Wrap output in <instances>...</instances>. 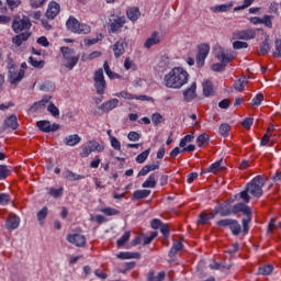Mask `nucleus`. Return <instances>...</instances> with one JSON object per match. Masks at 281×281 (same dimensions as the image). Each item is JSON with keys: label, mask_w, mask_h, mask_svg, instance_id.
Returning a JSON list of instances; mask_svg holds the SVG:
<instances>
[{"label": "nucleus", "mask_w": 281, "mask_h": 281, "mask_svg": "<svg viewBox=\"0 0 281 281\" xmlns=\"http://www.w3.org/2000/svg\"><path fill=\"white\" fill-rule=\"evenodd\" d=\"M221 164H223V160H217L216 162L212 164L207 169L206 172H213V175H216L220 170H223L221 168Z\"/></svg>", "instance_id": "nucleus-39"}, {"label": "nucleus", "mask_w": 281, "mask_h": 281, "mask_svg": "<svg viewBox=\"0 0 281 281\" xmlns=\"http://www.w3.org/2000/svg\"><path fill=\"white\" fill-rule=\"evenodd\" d=\"M196 144H198L199 148H205V146H207V144H210V135L201 134L196 139Z\"/></svg>", "instance_id": "nucleus-32"}, {"label": "nucleus", "mask_w": 281, "mask_h": 281, "mask_svg": "<svg viewBox=\"0 0 281 281\" xmlns=\"http://www.w3.org/2000/svg\"><path fill=\"white\" fill-rule=\"evenodd\" d=\"M66 26L68 30H70V32H74V34H89L91 32V26L80 24V22L74 16L68 19Z\"/></svg>", "instance_id": "nucleus-5"}, {"label": "nucleus", "mask_w": 281, "mask_h": 281, "mask_svg": "<svg viewBox=\"0 0 281 281\" xmlns=\"http://www.w3.org/2000/svg\"><path fill=\"white\" fill-rule=\"evenodd\" d=\"M158 234L159 233L157 231L151 232L150 235L140 234L136 236L134 240H132V245H150V243L157 238Z\"/></svg>", "instance_id": "nucleus-11"}, {"label": "nucleus", "mask_w": 281, "mask_h": 281, "mask_svg": "<svg viewBox=\"0 0 281 281\" xmlns=\"http://www.w3.org/2000/svg\"><path fill=\"white\" fill-rule=\"evenodd\" d=\"M127 138L130 139V142H139L142 135L137 132H130Z\"/></svg>", "instance_id": "nucleus-51"}, {"label": "nucleus", "mask_w": 281, "mask_h": 281, "mask_svg": "<svg viewBox=\"0 0 281 281\" xmlns=\"http://www.w3.org/2000/svg\"><path fill=\"white\" fill-rule=\"evenodd\" d=\"M157 175L151 173L148 179L143 183V188H156Z\"/></svg>", "instance_id": "nucleus-34"}, {"label": "nucleus", "mask_w": 281, "mask_h": 281, "mask_svg": "<svg viewBox=\"0 0 281 281\" xmlns=\"http://www.w3.org/2000/svg\"><path fill=\"white\" fill-rule=\"evenodd\" d=\"M234 88L236 89V91H243L245 89V79H238L237 81H235Z\"/></svg>", "instance_id": "nucleus-56"}, {"label": "nucleus", "mask_w": 281, "mask_h": 281, "mask_svg": "<svg viewBox=\"0 0 281 281\" xmlns=\"http://www.w3.org/2000/svg\"><path fill=\"white\" fill-rule=\"evenodd\" d=\"M93 80L97 93L102 95L104 93V89H106V80H104V70L102 68L94 72Z\"/></svg>", "instance_id": "nucleus-7"}, {"label": "nucleus", "mask_w": 281, "mask_h": 281, "mask_svg": "<svg viewBox=\"0 0 281 281\" xmlns=\"http://www.w3.org/2000/svg\"><path fill=\"white\" fill-rule=\"evenodd\" d=\"M130 239H131V232H125L124 235L120 239H117L116 245L119 247H122L126 245V243H128Z\"/></svg>", "instance_id": "nucleus-41"}, {"label": "nucleus", "mask_w": 281, "mask_h": 281, "mask_svg": "<svg viewBox=\"0 0 281 281\" xmlns=\"http://www.w3.org/2000/svg\"><path fill=\"white\" fill-rule=\"evenodd\" d=\"M24 77H25V70H23V69L16 70V66L10 67L9 80H10L11 85H18V82H21Z\"/></svg>", "instance_id": "nucleus-12"}, {"label": "nucleus", "mask_w": 281, "mask_h": 281, "mask_svg": "<svg viewBox=\"0 0 281 281\" xmlns=\"http://www.w3.org/2000/svg\"><path fill=\"white\" fill-rule=\"evenodd\" d=\"M67 240L76 245V247H85V245H87V237L80 234L68 235Z\"/></svg>", "instance_id": "nucleus-16"}, {"label": "nucleus", "mask_w": 281, "mask_h": 281, "mask_svg": "<svg viewBox=\"0 0 281 281\" xmlns=\"http://www.w3.org/2000/svg\"><path fill=\"white\" fill-rule=\"evenodd\" d=\"M233 47L235 49H247V47H249V44L247 42L236 41L233 43Z\"/></svg>", "instance_id": "nucleus-48"}, {"label": "nucleus", "mask_w": 281, "mask_h": 281, "mask_svg": "<svg viewBox=\"0 0 281 281\" xmlns=\"http://www.w3.org/2000/svg\"><path fill=\"white\" fill-rule=\"evenodd\" d=\"M271 273H273V266H271V265L261 266L259 268L260 276H271Z\"/></svg>", "instance_id": "nucleus-40"}, {"label": "nucleus", "mask_w": 281, "mask_h": 281, "mask_svg": "<svg viewBox=\"0 0 281 281\" xmlns=\"http://www.w3.org/2000/svg\"><path fill=\"white\" fill-rule=\"evenodd\" d=\"M30 36H32V33L30 32L21 33L12 38V43H14V45H18V47H21V45H23V42L27 41Z\"/></svg>", "instance_id": "nucleus-21"}, {"label": "nucleus", "mask_w": 281, "mask_h": 281, "mask_svg": "<svg viewBox=\"0 0 281 281\" xmlns=\"http://www.w3.org/2000/svg\"><path fill=\"white\" fill-rule=\"evenodd\" d=\"M60 49L64 57V67L71 71V69H74L76 65H78V60H80V58L76 55L74 49L69 47L64 46Z\"/></svg>", "instance_id": "nucleus-3"}, {"label": "nucleus", "mask_w": 281, "mask_h": 281, "mask_svg": "<svg viewBox=\"0 0 281 281\" xmlns=\"http://www.w3.org/2000/svg\"><path fill=\"white\" fill-rule=\"evenodd\" d=\"M218 227H229L234 236H238L243 232V227L238 224V221L232 218H225L217 222Z\"/></svg>", "instance_id": "nucleus-8"}, {"label": "nucleus", "mask_w": 281, "mask_h": 281, "mask_svg": "<svg viewBox=\"0 0 281 281\" xmlns=\"http://www.w3.org/2000/svg\"><path fill=\"white\" fill-rule=\"evenodd\" d=\"M159 43H161V40H159V33L154 32L151 36L146 40L144 47H146V49H150L153 45H159Z\"/></svg>", "instance_id": "nucleus-19"}, {"label": "nucleus", "mask_w": 281, "mask_h": 281, "mask_svg": "<svg viewBox=\"0 0 281 281\" xmlns=\"http://www.w3.org/2000/svg\"><path fill=\"white\" fill-rule=\"evenodd\" d=\"M47 207L44 206L38 213H37V221H45L47 218Z\"/></svg>", "instance_id": "nucleus-57"}, {"label": "nucleus", "mask_w": 281, "mask_h": 281, "mask_svg": "<svg viewBox=\"0 0 281 281\" xmlns=\"http://www.w3.org/2000/svg\"><path fill=\"white\" fill-rule=\"evenodd\" d=\"M232 38L233 41H251L252 38H256V30L247 29L234 32Z\"/></svg>", "instance_id": "nucleus-9"}, {"label": "nucleus", "mask_w": 281, "mask_h": 281, "mask_svg": "<svg viewBox=\"0 0 281 281\" xmlns=\"http://www.w3.org/2000/svg\"><path fill=\"white\" fill-rule=\"evenodd\" d=\"M212 69L213 71H223L225 69V64H223L222 61L217 64H213Z\"/></svg>", "instance_id": "nucleus-63"}, {"label": "nucleus", "mask_w": 281, "mask_h": 281, "mask_svg": "<svg viewBox=\"0 0 281 281\" xmlns=\"http://www.w3.org/2000/svg\"><path fill=\"white\" fill-rule=\"evenodd\" d=\"M150 196V190H137L133 193L132 201H139L140 199H146Z\"/></svg>", "instance_id": "nucleus-28"}, {"label": "nucleus", "mask_w": 281, "mask_h": 281, "mask_svg": "<svg viewBox=\"0 0 281 281\" xmlns=\"http://www.w3.org/2000/svg\"><path fill=\"white\" fill-rule=\"evenodd\" d=\"M183 98H184L186 102H192V100H194V98H196V82H193L190 86V88L184 90Z\"/></svg>", "instance_id": "nucleus-18"}, {"label": "nucleus", "mask_w": 281, "mask_h": 281, "mask_svg": "<svg viewBox=\"0 0 281 281\" xmlns=\"http://www.w3.org/2000/svg\"><path fill=\"white\" fill-rule=\"evenodd\" d=\"M215 57L223 65H227V64L232 63V60H234V55L232 53H229V50H226L223 47H218L216 49Z\"/></svg>", "instance_id": "nucleus-13"}, {"label": "nucleus", "mask_w": 281, "mask_h": 281, "mask_svg": "<svg viewBox=\"0 0 281 281\" xmlns=\"http://www.w3.org/2000/svg\"><path fill=\"white\" fill-rule=\"evenodd\" d=\"M279 227L278 224H276V218H271L268 225V234H273L274 229Z\"/></svg>", "instance_id": "nucleus-61"}, {"label": "nucleus", "mask_w": 281, "mask_h": 281, "mask_svg": "<svg viewBox=\"0 0 281 281\" xmlns=\"http://www.w3.org/2000/svg\"><path fill=\"white\" fill-rule=\"evenodd\" d=\"M162 225L164 224L161 223L160 220L155 218V220L151 221V228L153 229H159V228H161Z\"/></svg>", "instance_id": "nucleus-64"}, {"label": "nucleus", "mask_w": 281, "mask_h": 281, "mask_svg": "<svg viewBox=\"0 0 281 281\" xmlns=\"http://www.w3.org/2000/svg\"><path fill=\"white\" fill-rule=\"evenodd\" d=\"M60 13V4L57 2H50L46 11L47 19L54 20Z\"/></svg>", "instance_id": "nucleus-17"}, {"label": "nucleus", "mask_w": 281, "mask_h": 281, "mask_svg": "<svg viewBox=\"0 0 281 281\" xmlns=\"http://www.w3.org/2000/svg\"><path fill=\"white\" fill-rule=\"evenodd\" d=\"M36 126L40 131H43V133H52V123H49V121H38Z\"/></svg>", "instance_id": "nucleus-31"}, {"label": "nucleus", "mask_w": 281, "mask_h": 281, "mask_svg": "<svg viewBox=\"0 0 281 281\" xmlns=\"http://www.w3.org/2000/svg\"><path fill=\"white\" fill-rule=\"evenodd\" d=\"M254 1H256V0H244V4L243 5L236 7L234 9L235 12H238L240 10H245V9L249 8V5H251V3H254Z\"/></svg>", "instance_id": "nucleus-55"}, {"label": "nucleus", "mask_w": 281, "mask_h": 281, "mask_svg": "<svg viewBox=\"0 0 281 281\" xmlns=\"http://www.w3.org/2000/svg\"><path fill=\"white\" fill-rule=\"evenodd\" d=\"M101 212H103V214H105L106 216H115L116 214H120L117 210L112 207L102 209Z\"/></svg>", "instance_id": "nucleus-50"}, {"label": "nucleus", "mask_w": 281, "mask_h": 281, "mask_svg": "<svg viewBox=\"0 0 281 281\" xmlns=\"http://www.w3.org/2000/svg\"><path fill=\"white\" fill-rule=\"evenodd\" d=\"M148 155H150V148L146 149L145 151L140 153L137 157H136V161L137 164H144V161H146V159H148Z\"/></svg>", "instance_id": "nucleus-42"}, {"label": "nucleus", "mask_w": 281, "mask_h": 281, "mask_svg": "<svg viewBox=\"0 0 281 281\" xmlns=\"http://www.w3.org/2000/svg\"><path fill=\"white\" fill-rule=\"evenodd\" d=\"M10 203V195L7 193L0 194V205H8Z\"/></svg>", "instance_id": "nucleus-60"}, {"label": "nucleus", "mask_w": 281, "mask_h": 281, "mask_svg": "<svg viewBox=\"0 0 281 281\" xmlns=\"http://www.w3.org/2000/svg\"><path fill=\"white\" fill-rule=\"evenodd\" d=\"M111 146L114 148V150H120L122 148V144H120V140L115 137H111Z\"/></svg>", "instance_id": "nucleus-62"}, {"label": "nucleus", "mask_w": 281, "mask_h": 281, "mask_svg": "<svg viewBox=\"0 0 281 281\" xmlns=\"http://www.w3.org/2000/svg\"><path fill=\"white\" fill-rule=\"evenodd\" d=\"M19 217L14 214H10L7 218L5 227L7 229H16V227H19Z\"/></svg>", "instance_id": "nucleus-20"}, {"label": "nucleus", "mask_w": 281, "mask_h": 281, "mask_svg": "<svg viewBox=\"0 0 281 281\" xmlns=\"http://www.w3.org/2000/svg\"><path fill=\"white\" fill-rule=\"evenodd\" d=\"M166 279V272H159L155 276V271H150L147 276L148 281H164Z\"/></svg>", "instance_id": "nucleus-36"}, {"label": "nucleus", "mask_w": 281, "mask_h": 281, "mask_svg": "<svg viewBox=\"0 0 281 281\" xmlns=\"http://www.w3.org/2000/svg\"><path fill=\"white\" fill-rule=\"evenodd\" d=\"M265 179L261 176L255 177L247 186L244 191L239 193L240 199L244 200V203H249L251 201V196L256 199H260L262 196L265 188ZM251 194V196H249Z\"/></svg>", "instance_id": "nucleus-2"}, {"label": "nucleus", "mask_w": 281, "mask_h": 281, "mask_svg": "<svg viewBox=\"0 0 281 281\" xmlns=\"http://www.w3.org/2000/svg\"><path fill=\"white\" fill-rule=\"evenodd\" d=\"M259 49L262 56H267V54H269V52L271 50V45L269 44V36H267L263 43L260 44Z\"/></svg>", "instance_id": "nucleus-33"}, {"label": "nucleus", "mask_w": 281, "mask_h": 281, "mask_svg": "<svg viewBox=\"0 0 281 281\" xmlns=\"http://www.w3.org/2000/svg\"><path fill=\"white\" fill-rule=\"evenodd\" d=\"M41 91H54V82L45 81V82L41 86Z\"/></svg>", "instance_id": "nucleus-52"}, {"label": "nucleus", "mask_w": 281, "mask_h": 281, "mask_svg": "<svg viewBox=\"0 0 281 281\" xmlns=\"http://www.w3.org/2000/svg\"><path fill=\"white\" fill-rule=\"evenodd\" d=\"M126 24V18L125 16H117L110 23V32L112 34H117L122 27Z\"/></svg>", "instance_id": "nucleus-15"}, {"label": "nucleus", "mask_w": 281, "mask_h": 281, "mask_svg": "<svg viewBox=\"0 0 281 281\" xmlns=\"http://www.w3.org/2000/svg\"><path fill=\"white\" fill-rule=\"evenodd\" d=\"M4 125L7 128H12V131H16L19 128V121L16 120V115H11L4 121Z\"/></svg>", "instance_id": "nucleus-25"}, {"label": "nucleus", "mask_w": 281, "mask_h": 281, "mask_svg": "<svg viewBox=\"0 0 281 281\" xmlns=\"http://www.w3.org/2000/svg\"><path fill=\"white\" fill-rule=\"evenodd\" d=\"M64 178L67 179L68 181H80V179H85V176H80L78 173H75L71 170H66L64 172Z\"/></svg>", "instance_id": "nucleus-30"}, {"label": "nucleus", "mask_w": 281, "mask_h": 281, "mask_svg": "<svg viewBox=\"0 0 281 281\" xmlns=\"http://www.w3.org/2000/svg\"><path fill=\"white\" fill-rule=\"evenodd\" d=\"M262 100H265V95L262 93H258L254 99H252V104L254 106H260L262 103Z\"/></svg>", "instance_id": "nucleus-53"}, {"label": "nucleus", "mask_w": 281, "mask_h": 281, "mask_svg": "<svg viewBox=\"0 0 281 281\" xmlns=\"http://www.w3.org/2000/svg\"><path fill=\"white\" fill-rule=\"evenodd\" d=\"M91 154V149L89 148V145H82L81 146V153H80V157L85 158V157H89V155Z\"/></svg>", "instance_id": "nucleus-54"}, {"label": "nucleus", "mask_w": 281, "mask_h": 281, "mask_svg": "<svg viewBox=\"0 0 281 281\" xmlns=\"http://www.w3.org/2000/svg\"><path fill=\"white\" fill-rule=\"evenodd\" d=\"M151 122H153L154 126H159V124H161V122H164V116L159 113H155L151 116Z\"/></svg>", "instance_id": "nucleus-47"}, {"label": "nucleus", "mask_w": 281, "mask_h": 281, "mask_svg": "<svg viewBox=\"0 0 281 281\" xmlns=\"http://www.w3.org/2000/svg\"><path fill=\"white\" fill-rule=\"evenodd\" d=\"M211 218H214V214L213 213H201L199 216V221L198 223L200 225H207V221H211Z\"/></svg>", "instance_id": "nucleus-38"}, {"label": "nucleus", "mask_w": 281, "mask_h": 281, "mask_svg": "<svg viewBox=\"0 0 281 281\" xmlns=\"http://www.w3.org/2000/svg\"><path fill=\"white\" fill-rule=\"evenodd\" d=\"M234 8V3L228 4H220L212 8L213 12H228V10H232Z\"/></svg>", "instance_id": "nucleus-37"}, {"label": "nucleus", "mask_w": 281, "mask_h": 281, "mask_svg": "<svg viewBox=\"0 0 281 281\" xmlns=\"http://www.w3.org/2000/svg\"><path fill=\"white\" fill-rule=\"evenodd\" d=\"M234 214H238V212H243L246 218L243 220V232L244 234H249V223H251V209L244 203H239L233 206Z\"/></svg>", "instance_id": "nucleus-4"}, {"label": "nucleus", "mask_w": 281, "mask_h": 281, "mask_svg": "<svg viewBox=\"0 0 281 281\" xmlns=\"http://www.w3.org/2000/svg\"><path fill=\"white\" fill-rule=\"evenodd\" d=\"M117 104H120V100L112 99V100L103 103L101 105V109H102V111H104V113H109V111H113V109H115V106H117Z\"/></svg>", "instance_id": "nucleus-24"}, {"label": "nucleus", "mask_w": 281, "mask_h": 281, "mask_svg": "<svg viewBox=\"0 0 281 281\" xmlns=\"http://www.w3.org/2000/svg\"><path fill=\"white\" fill-rule=\"evenodd\" d=\"M47 111L50 112L53 117H59L60 116V110H58L54 103H50L48 105Z\"/></svg>", "instance_id": "nucleus-46"}, {"label": "nucleus", "mask_w": 281, "mask_h": 281, "mask_svg": "<svg viewBox=\"0 0 281 281\" xmlns=\"http://www.w3.org/2000/svg\"><path fill=\"white\" fill-rule=\"evenodd\" d=\"M63 188L59 189H55V188H50L48 191V194L50 196H54V199H60V196H63Z\"/></svg>", "instance_id": "nucleus-43"}, {"label": "nucleus", "mask_w": 281, "mask_h": 281, "mask_svg": "<svg viewBox=\"0 0 281 281\" xmlns=\"http://www.w3.org/2000/svg\"><path fill=\"white\" fill-rule=\"evenodd\" d=\"M30 63L32 65V67H36L37 69H43L44 65H45V61L41 60H36L34 59V57H30Z\"/></svg>", "instance_id": "nucleus-49"}, {"label": "nucleus", "mask_w": 281, "mask_h": 281, "mask_svg": "<svg viewBox=\"0 0 281 281\" xmlns=\"http://www.w3.org/2000/svg\"><path fill=\"white\" fill-rule=\"evenodd\" d=\"M126 15H127V19H130V21H137V19L142 16V12H139V8L132 7L127 9Z\"/></svg>", "instance_id": "nucleus-23"}, {"label": "nucleus", "mask_w": 281, "mask_h": 281, "mask_svg": "<svg viewBox=\"0 0 281 281\" xmlns=\"http://www.w3.org/2000/svg\"><path fill=\"white\" fill-rule=\"evenodd\" d=\"M254 125V117H247L243 121L241 126H244V128H251V126Z\"/></svg>", "instance_id": "nucleus-59"}, {"label": "nucleus", "mask_w": 281, "mask_h": 281, "mask_svg": "<svg viewBox=\"0 0 281 281\" xmlns=\"http://www.w3.org/2000/svg\"><path fill=\"white\" fill-rule=\"evenodd\" d=\"M203 93L206 98L214 95V86H212V81H205L203 83Z\"/></svg>", "instance_id": "nucleus-35"}, {"label": "nucleus", "mask_w": 281, "mask_h": 281, "mask_svg": "<svg viewBox=\"0 0 281 281\" xmlns=\"http://www.w3.org/2000/svg\"><path fill=\"white\" fill-rule=\"evenodd\" d=\"M80 142H82V138H80L78 134H72L64 138V144L66 146H77Z\"/></svg>", "instance_id": "nucleus-22"}, {"label": "nucleus", "mask_w": 281, "mask_h": 281, "mask_svg": "<svg viewBox=\"0 0 281 281\" xmlns=\"http://www.w3.org/2000/svg\"><path fill=\"white\" fill-rule=\"evenodd\" d=\"M274 46H276V49L273 52V57L281 58V40H276Z\"/></svg>", "instance_id": "nucleus-45"}, {"label": "nucleus", "mask_w": 281, "mask_h": 281, "mask_svg": "<svg viewBox=\"0 0 281 281\" xmlns=\"http://www.w3.org/2000/svg\"><path fill=\"white\" fill-rule=\"evenodd\" d=\"M8 177H10V169L5 165H0V179H8Z\"/></svg>", "instance_id": "nucleus-44"}, {"label": "nucleus", "mask_w": 281, "mask_h": 281, "mask_svg": "<svg viewBox=\"0 0 281 281\" xmlns=\"http://www.w3.org/2000/svg\"><path fill=\"white\" fill-rule=\"evenodd\" d=\"M116 258H120L121 260H131L133 258H142V255H139V252H120L119 255H116Z\"/></svg>", "instance_id": "nucleus-27"}, {"label": "nucleus", "mask_w": 281, "mask_h": 281, "mask_svg": "<svg viewBox=\"0 0 281 281\" xmlns=\"http://www.w3.org/2000/svg\"><path fill=\"white\" fill-rule=\"evenodd\" d=\"M231 130H232V127H231L229 124H227V123H223V124L220 126V133H221V135H227Z\"/></svg>", "instance_id": "nucleus-58"}, {"label": "nucleus", "mask_w": 281, "mask_h": 281, "mask_svg": "<svg viewBox=\"0 0 281 281\" xmlns=\"http://www.w3.org/2000/svg\"><path fill=\"white\" fill-rule=\"evenodd\" d=\"M210 54V44H201L198 46V54H196V66L203 67L205 65V59Z\"/></svg>", "instance_id": "nucleus-10"}, {"label": "nucleus", "mask_w": 281, "mask_h": 281, "mask_svg": "<svg viewBox=\"0 0 281 281\" xmlns=\"http://www.w3.org/2000/svg\"><path fill=\"white\" fill-rule=\"evenodd\" d=\"M50 98L49 97H44L40 102L34 103L30 111H32L33 113H36V111H38V109H43V106H45L46 104L49 103Z\"/></svg>", "instance_id": "nucleus-29"}, {"label": "nucleus", "mask_w": 281, "mask_h": 281, "mask_svg": "<svg viewBox=\"0 0 281 281\" xmlns=\"http://www.w3.org/2000/svg\"><path fill=\"white\" fill-rule=\"evenodd\" d=\"M126 47H128V43H126V40L117 41L112 46V50L114 52L115 58H120L121 56H124V54L126 52Z\"/></svg>", "instance_id": "nucleus-14"}, {"label": "nucleus", "mask_w": 281, "mask_h": 281, "mask_svg": "<svg viewBox=\"0 0 281 281\" xmlns=\"http://www.w3.org/2000/svg\"><path fill=\"white\" fill-rule=\"evenodd\" d=\"M30 27H32V22L30 21V18L25 15H18L13 19L12 30L13 32H15V34L24 32L25 30H30Z\"/></svg>", "instance_id": "nucleus-6"}, {"label": "nucleus", "mask_w": 281, "mask_h": 281, "mask_svg": "<svg viewBox=\"0 0 281 281\" xmlns=\"http://www.w3.org/2000/svg\"><path fill=\"white\" fill-rule=\"evenodd\" d=\"M190 74L181 67H175L165 76V87L169 89H181L183 85H188Z\"/></svg>", "instance_id": "nucleus-1"}, {"label": "nucleus", "mask_w": 281, "mask_h": 281, "mask_svg": "<svg viewBox=\"0 0 281 281\" xmlns=\"http://www.w3.org/2000/svg\"><path fill=\"white\" fill-rule=\"evenodd\" d=\"M88 147L90 148V153H102L104 151V145L95 142V140H90L87 143Z\"/></svg>", "instance_id": "nucleus-26"}]
</instances>
